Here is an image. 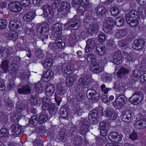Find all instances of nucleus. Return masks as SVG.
<instances>
[{"label":"nucleus","mask_w":146,"mask_h":146,"mask_svg":"<svg viewBox=\"0 0 146 146\" xmlns=\"http://www.w3.org/2000/svg\"><path fill=\"white\" fill-rule=\"evenodd\" d=\"M42 109L44 110H48L50 114L54 115L58 111L57 108L54 104L52 103L48 97H44L42 99Z\"/></svg>","instance_id":"f257e3e1"},{"label":"nucleus","mask_w":146,"mask_h":146,"mask_svg":"<svg viewBox=\"0 0 146 146\" xmlns=\"http://www.w3.org/2000/svg\"><path fill=\"white\" fill-rule=\"evenodd\" d=\"M143 99V95L141 92H135L131 97L129 98L131 103L137 105L140 103Z\"/></svg>","instance_id":"f03ea898"},{"label":"nucleus","mask_w":146,"mask_h":146,"mask_svg":"<svg viewBox=\"0 0 146 146\" xmlns=\"http://www.w3.org/2000/svg\"><path fill=\"white\" fill-rule=\"evenodd\" d=\"M49 27V25L46 23L38 24L36 27V31L38 35H42L48 31Z\"/></svg>","instance_id":"7ed1b4c3"},{"label":"nucleus","mask_w":146,"mask_h":146,"mask_svg":"<svg viewBox=\"0 0 146 146\" xmlns=\"http://www.w3.org/2000/svg\"><path fill=\"white\" fill-rule=\"evenodd\" d=\"M114 23L113 20L111 18L108 17L106 19L103 25L104 31L106 33L109 32L112 29Z\"/></svg>","instance_id":"20e7f679"},{"label":"nucleus","mask_w":146,"mask_h":146,"mask_svg":"<svg viewBox=\"0 0 146 146\" xmlns=\"http://www.w3.org/2000/svg\"><path fill=\"white\" fill-rule=\"evenodd\" d=\"M42 10L43 13L42 15L44 18H46L48 17H49V15L52 16V7L49 4L47 3L43 5L42 7Z\"/></svg>","instance_id":"39448f33"},{"label":"nucleus","mask_w":146,"mask_h":146,"mask_svg":"<svg viewBox=\"0 0 146 146\" xmlns=\"http://www.w3.org/2000/svg\"><path fill=\"white\" fill-rule=\"evenodd\" d=\"M10 10L13 12L18 13L21 11L22 8V4L19 2H11L8 5Z\"/></svg>","instance_id":"423d86ee"},{"label":"nucleus","mask_w":146,"mask_h":146,"mask_svg":"<svg viewBox=\"0 0 146 146\" xmlns=\"http://www.w3.org/2000/svg\"><path fill=\"white\" fill-rule=\"evenodd\" d=\"M57 69L58 71L61 72V70L64 73L67 74H71L72 72L73 68L72 66L64 63L61 64L57 67Z\"/></svg>","instance_id":"0eeeda50"},{"label":"nucleus","mask_w":146,"mask_h":146,"mask_svg":"<svg viewBox=\"0 0 146 146\" xmlns=\"http://www.w3.org/2000/svg\"><path fill=\"white\" fill-rule=\"evenodd\" d=\"M99 29V25L97 23L94 22L89 25L87 27L86 30L87 33L91 35H93L94 33L98 32Z\"/></svg>","instance_id":"6e6552de"},{"label":"nucleus","mask_w":146,"mask_h":146,"mask_svg":"<svg viewBox=\"0 0 146 146\" xmlns=\"http://www.w3.org/2000/svg\"><path fill=\"white\" fill-rule=\"evenodd\" d=\"M87 97L88 99L91 100H98L99 98V94L94 89H87Z\"/></svg>","instance_id":"1a4fd4ad"},{"label":"nucleus","mask_w":146,"mask_h":146,"mask_svg":"<svg viewBox=\"0 0 146 146\" xmlns=\"http://www.w3.org/2000/svg\"><path fill=\"white\" fill-rule=\"evenodd\" d=\"M70 23L65 24L66 27H68V28L73 30H76L78 29L80 25V21L79 20L74 17L71 19Z\"/></svg>","instance_id":"9d476101"},{"label":"nucleus","mask_w":146,"mask_h":146,"mask_svg":"<svg viewBox=\"0 0 146 146\" xmlns=\"http://www.w3.org/2000/svg\"><path fill=\"white\" fill-rule=\"evenodd\" d=\"M90 127V123L88 120L86 119L83 120L82 125L80 127V133L82 135H85L88 131H89V128Z\"/></svg>","instance_id":"9b49d317"},{"label":"nucleus","mask_w":146,"mask_h":146,"mask_svg":"<svg viewBox=\"0 0 146 146\" xmlns=\"http://www.w3.org/2000/svg\"><path fill=\"white\" fill-rule=\"evenodd\" d=\"M123 136V135L121 134L119 135L115 132H112L109 134L108 139L112 142H117L122 140Z\"/></svg>","instance_id":"f8f14e48"},{"label":"nucleus","mask_w":146,"mask_h":146,"mask_svg":"<svg viewBox=\"0 0 146 146\" xmlns=\"http://www.w3.org/2000/svg\"><path fill=\"white\" fill-rule=\"evenodd\" d=\"M24 82H22L20 84V86L22 88H19L17 91L18 93L23 94H28L31 93V89L29 86L27 84L23 85Z\"/></svg>","instance_id":"ddd939ff"},{"label":"nucleus","mask_w":146,"mask_h":146,"mask_svg":"<svg viewBox=\"0 0 146 146\" xmlns=\"http://www.w3.org/2000/svg\"><path fill=\"white\" fill-rule=\"evenodd\" d=\"M90 81V79L88 75H86L83 77L80 78L78 80V85L80 86H83L86 88V86L89 85Z\"/></svg>","instance_id":"4468645a"},{"label":"nucleus","mask_w":146,"mask_h":146,"mask_svg":"<svg viewBox=\"0 0 146 146\" xmlns=\"http://www.w3.org/2000/svg\"><path fill=\"white\" fill-rule=\"evenodd\" d=\"M95 39L94 38H91L88 39L86 42V46L85 51L86 52L92 51L95 47L96 43Z\"/></svg>","instance_id":"2eb2a0df"},{"label":"nucleus","mask_w":146,"mask_h":146,"mask_svg":"<svg viewBox=\"0 0 146 146\" xmlns=\"http://www.w3.org/2000/svg\"><path fill=\"white\" fill-rule=\"evenodd\" d=\"M98 113V111L96 109H94L90 111L89 114L88 118L91 123L95 124L97 122V118Z\"/></svg>","instance_id":"dca6fc26"},{"label":"nucleus","mask_w":146,"mask_h":146,"mask_svg":"<svg viewBox=\"0 0 146 146\" xmlns=\"http://www.w3.org/2000/svg\"><path fill=\"white\" fill-rule=\"evenodd\" d=\"M52 31L54 33V36L55 37L61 36L62 32V26L59 23H56L53 25L52 28Z\"/></svg>","instance_id":"f3484780"},{"label":"nucleus","mask_w":146,"mask_h":146,"mask_svg":"<svg viewBox=\"0 0 146 146\" xmlns=\"http://www.w3.org/2000/svg\"><path fill=\"white\" fill-rule=\"evenodd\" d=\"M61 36H57L55 37V43H50L49 45V47L52 49L54 48V46L55 45L59 48H62L64 46V43L62 42L61 38Z\"/></svg>","instance_id":"a211bd4d"},{"label":"nucleus","mask_w":146,"mask_h":146,"mask_svg":"<svg viewBox=\"0 0 146 146\" xmlns=\"http://www.w3.org/2000/svg\"><path fill=\"white\" fill-rule=\"evenodd\" d=\"M145 42L142 39L135 40L133 43L132 47L134 49L142 50L144 46Z\"/></svg>","instance_id":"6ab92c4d"},{"label":"nucleus","mask_w":146,"mask_h":146,"mask_svg":"<svg viewBox=\"0 0 146 146\" xmlns=\"http://www.w3.org/2000/svg\"><path fill=\"white\" fill-rule=\"evenodd\" d=\"M126 21L137 19H139V13L135 10L131 11L129 13L125 15Z\"/></svg>","instance_id":"aec40b11"},{"label":"nucleus","mask_w":146,"mask_h":146,"mask_svg":"<svg viewBox=\"0 0 146 146\" xmlns=\"http://www.w3.org/2000/svg\"><path fill=\"white\" fill-rule=\"evenodd\" d=\"M131 112L130 110L123 111L121 115V119L124 122L129 123L131 121Z\"/></svg>","instance_id":"412c9836"},{"label":"nucleus","mask_w":146,"mask_h":146,"mask_svg":"<svg viewBox=\"0 0 146 146\" xmlns=\"http://www.w3.org/2000/svg\"><path fill=\"white\" fill-rule=\"evenodd\" d=\"M140 73L137 70H134L128 79L129 82L130 84H135L138 80Z\"/></svg>","instance_id":"4be33fe9"},{"label":"nucleus","mask_w":146,"mask_h":146,"mask_svg":"<svg viewBox=\"0 0 146 146\" xmlns=\"http://www.w3.org/2000/svg\"><path fill=\"white\" fill-rule=\"evenodd\" d=\"M129 72L128 69L123 67H121L117 73V78L119 79H123L129 73Z\"/></svg>","instance_id":"5701e85b"},{"label":"nucleus","mask_w":146,"mask_h":146,"mask_svg":"<svg viewBox=\"0 0 146 146\" xmlns=\"http://www.w3.org/2000/svg\"><path fill=\"white\" fill-rule=\"evenodd\" d=\"M21 23L20 20H14L10 21L9 27L10 30H15L20 28L21 26Z\"/></svg>","instance_id":"b1692460"},{"label":"nucleus","mask_w":146,"mask_h":146,"mask_svg":"<svg viewBox=\"0 0 146 146\" xmlns=\"http://www.w3.org/2000/svg\"><path fill=\"white\" fill-rule=\"evenodd\" d=\"M12 132V136H15L19 134L22 132L21 126L17 124L12 125L11 127Z\"/></svg>","instance_id":"393cba45"},{"label":"nucleus","mask_w":146,"mask_h":146,"mask_svg":"<svg viewBox=\"0 0 146 146\" xmlns=\"http://www.w3.org/2000/svg\"><path fill=\"white\" fill-rule=\"evenodd\" d=\"M91 71L94 73L97 74H99L103 70L102 67L100 65L99 63H95L90 66Z\"/></svg>","instance_id":"a878e982"},{"label":"nucleus","mask_w":146,"mask_h":146,"mask_svg":"<svg viewBox=\"0 0 146 146\" xmlns=\"http://www.w3.org/2000/svg\"><path fill=\"white\" fill-rule=\"evenodd\" d=\"M135 127L137 129H141L146 127V118H143L135 122Z\"/></svg>","instance_id":"bb28decb"},{"label":"nucleus","mask_w":146,"mask_h":146,"mask_svg":"<svg viewBox=\"0 0 146 146\" xmlns=\"http://www.w3.org/2000/svg\"><path fill=\"white\" fill-rule=\"evenodd\" d=\"M53 75V73L50 70H48L43 74L42 77V79L45 82L49 81Z\"/></svg>","instance_id":"cd10ccee"},{"label":"nucleus","mask_w":146,"mask_h":146,"mask_svg":"<svg viewBox=\"0 0 146 146\" xmlns=\"http://www.w3.org/2000/svg\"><path fill=\"white\" fill-rule=\"evenodd\" d=\"M58 17L59 18H62L66 17L67 14L70 12V10L64 9L60 7L58 9Z\"/></svg>","instance_id":"c85d7f7f"},{"label":"nucleus","mask_w":146,"mask_h":146,"mask_svg":"<svg viewBox=\"0 0 146 146\" xmlns=\"http://www.w3.org/2000/svg\"><path fill=\"white\" fill-rule=\"evenodd\" d=\"M36 16L35 12L32 11L25 14L23 18L25 21L30 22L34 19Z\"/></svg>","instance_id":"c756f323"},{"label":"nucleus","mask_w":146,"mask_h":146,"mask_svg":"<svg viewBox=\"0 0 146 146\" xmlns=\"http://www.w3.org/2000/svg\"><path fill=\"white\" fill-rule=\"evenodd\" d=\"M76 76L69 75L66 78V84L67 85L69 86H71L74 84V81L76 80Z\"/></svg>","instance_id":"7c9ffc66"},{"label":"nucleus","mask_w":146,"mask_h":146,"mask_svg":"<svg viewBox=\"0 0 146 146\" xmlns=\"http://www.w3.org/2000/svg\"><path fill=\"white\" fill-rule=\"evenodd\" d=\"M6 37L8 40L15 41L18 38L17 33L15 31H11L6 34Z\"/></svg>","instance_id":"2f4dec72"},{"label":"nucleus","mask_w":146,"mask_h":146,"mask_svg":"<svg viewBox=\"0 0 146 146\" xmlns=\"http://www.w3.org/2000/svg\"><path fill=\"white\" fill-rule=\"evenodd\" d=\"M0 68L3 70V72L6 73L9 71V61L7 60L2 61L1 63Z\"/></svg>","instance_id":"473e14b6"},{"label":"nucleus","mask_w":146,"mask_h":146,"mask_svg":"<svg viewBox=\"0 0 146 146\" xmlns=\"http://www.w3.org/2000/svg\"><path fill=\"white\" fill-rule=\"evenodd\" d=\"M54 86L53 85H47L45 89V94L46 96H51L54 91Z\"/></svg>","instance_id":"72a5a7b5"},{"label":"nucleus","mask_w":146,"mask_h":146,"mask_svg":"<svg viewBox=\"0 0 146 146\" xmlns=\"http://www.w3.org/2000/svg\"><path fill=\"white\" fill-rule=\"evenodd\" d=\"M107 10L103 6L98 7L96 11V14L99 17H102L106 13Z\"/></svg>","instance_id":"f704fd0d"},{"label":"nucleus","mask_w":146,"mask_h":146,"mask_svg":"<svg viewBox=\"0 0 146 146\" xmlns=\"http://www.w3.org/2000/svg\"><path fill=\"white\" fill-rule=\"evenodd\" d=\"M56 87L60 94L61 96L63 95L67 91L66 87L62 84L58 83L56 85Z\"/></svg>","instance_id":"c9c22d12"},{"label":"nucleus","mask_w":146,"mask_h":146,"mask_svg":"<svg viewBox=\"0 0 146 146\" xmlns=\"http://www.w3.org/2000/svg\"><path fill=\"white\" fill-rule=\"evenodd\" d=\"M127 28H125L118 30L115 35L116 37L118 38H122L127 34Z\"/></svg>","instance_id":"e433bc0d"},{"label":"nucleus","mask_w":146,"mask_h":146,"mask_svg":"<svg viewBox=\"0 0 146 146\" xmlns=\"http://www.w3.org/2000/svg\"><path fill=\"white\" fill-rule=\"evenodd\" d=\"M69 108L66 106H64L60 110V113L61 117L63 118H66L68 115V111Z\"/></svg>","instance_id":"4c0bfd02"},{"label":"nucleus","mask_w":146,"mask_h":146,"mask_svg":"<svg viewBox=\"0 0 146 146\" xmlns=\"http://www.w3.org/2000/svg\"><path fill=\"white\" fill-rule=\"evenodd\" d=\"M116 99L123 107L126 104L127 101L126 98L123 95L119 96Z\"/></svg>","instance_id":"58836bf2"},{"label":"nucleus","mask_w":146,"mask_h":146,"mask_svg":"<svg viewBox=\"0 0 146 146\" xmlns=\"http://www.w3.org/2000/svg\"><path fill=\"white\" fill-rule=\"evenodd\" d=\"M97 53L100 55H103L105 52L106 48L104 46L102 45L97 46L96 48Z\"/></svg>","instance_id":"ea45409f"},{"label":"nucleus","mask_w":146,"mask_h":146,"mask_svg":"<svg viewBox=\"0 0 146 146\" xmlns=\"http://www.w3.org/2000/svg\"><path fill=\"white\" fill-rule=\"evenodd\" d=\"M53 60L51 58L46 59L43 63V65L44 67L48 68H50L52 66Z\"/></svg>","instance_id":"a19ab883"},{"label":"nucleus","mask_w":146,"mask_h":146,"mask_svg":"<svg viewBox=\"0 0 146 146\" xmlns=\"http://www.w3.org/2000/svg\"><path fill=\"white\" fill-rule=\"evenodd\" d=\"M29 123L34 125H36L39 123V120L37 117L33 115L30 118L29 120Z\"/></svg>","instance_id":"79ce46f5"},{"label":"nucleus","mask_w":146,"mask_h":146,"mask_svg":"<svg viewBox=\"0 0 146 146\" xmlns=\"http://www.w3.org/2000/svg\"><path fill=\"white\" fill-rule=\"evenodd\" d=\"M139 19H132V20H128V21H126V22L131 27L134 28L136 27L138 24Z\"/></svg>","instance_id":"37998d69"},{"label":"nucleus","mask_w":146,"mask_h":146,"mask_svg":"<svg viewBox=\"0 0 146 146\" xmlns=\"http://www.w3.org/2000/svg\"><path fill=\"white\" fill-rule=\"evenodd\" d=\"M35 53L36 57L38 58L41 59L44 57V54L40 49H36L35 51Z\"/></svg>","instance_id":"c03bdc74"},{"label":"nucleus","mask_w":146,"mask_h":146,"mask_svg":"<svg viewBox=\"0 0 146 146\" xmlns=\"http://www.w3.org/2000/svg\"><path fill=\"white\" fill-rule=\"evenodd\" d=\"M48 119V117L46 115L41 113L38 117L39 123H43L46 122Z\"/></svg>","instance_id":"a18cd8bd"},{"label":"nucleus","mask_w":146,"mask_h":146,"mask_svg":"<svg viewBox=\"0 0 146 146\" xmlns=\"http://www.w3.org/2000/svg\"><path fill=\"white\" fill-rule=\"evenodd\" d=\"M17 62L15 60H13L11 66V69L13 72H16L19 70L18 65L16 63Z\"/></svg>","instance_id":"49530a36"},{"label":"nucleus","mask_w":146,"mask_h":146,"mask_svg":"<svg viewBox=\"0 0 146 146\" xmlns=\"http://www.w3.org/2000/svg\"><path fill=\"white\" fill-rule=\"evenodd\" d=\"M67 135V133H66L65 130L64 129H61L60 130L58 136V139L62 140Z\"/></svg>","instance_id":"de8ad7c7"},{"label":"nucleus","mask_w":146,"mask_h":146,"mask_svg":"<svg viewBox=\"0 0 146 146\" xmlns=\"http://www.w3.org/2000/svg\"><path fill=\"white\" fill-rule=\"evenodd\" d=\"M26 105L25 104L18 102L16 104V110L18 112H20L25 109Z\"/></svg>","instance_id":"09e8293b"},{"label":"nucleus","mask_w":146,"mask_h":146,"mask_svg":"<svg viewBox=\"0 0 146 146\" xmlns=\"http://www.w3.org/2000/svg\"><path fill=\"white\" fill-rule=\"evenodd\" d=\"M118 45L121 49L126 48L128 47L127 42L125 40H122L118 42Z\"/></svg>","instance_id":"8fccbe9b"},{"label":"nucleus","mask_w":146,"mask_h":146,"mask_svg":"<svg viewBox=\"0 0 146 146\" xmlns=\"http://www.w3.org/2000/svg\"><path fill=\"white\" fill-rule=\"evenodd\" d=\"M8 131L5 128H2L0 130V137H7L9 136Z\"/></svg>","instance_id":"3c124183"},{"label":"nucleus","mask_w":146,"mask_h":146,"mask_svg":"<svg viewBox=\"0 0 146 146\" xmlns=\"http://www.w3.org/2000/svg\"><path fill=\"white\" fill-rule=\"evenodd\" d=\"M124 22V19L121 17H116L115 20V25L118 27L121 26Z\"/></svg>","instance_id":"603ef678"},{"label":"nucleus","mask_w":146,"mask_h":146,"mask_svg":"<svg viewBox=\"0 0 146 146\" xmlns=\"http://www.w3.org/2000/svg\"><path fill=\"white\" fill-rule=\"evenodd\" d=\"M5 101V105L7 107H11V108H13L14 104L13 102L10 100L9 98L7 96V97L5 98L4 99Z\"/></svg>","instance_id":"864d4df0"},{"label":"nucleus","mask_w":146,"mask_h":146,"mask_svg":"<svg viewBox=\"0 0 146 146\" xmlns=\"http://www.w3.org/2000/svg\"><path fill=\"white\" fill-rule=\"evenodd\" d=\"M89 1L87 0H82V2L81 3V5L78 7V10H81L82 11H83V8L84 9V7H83L82 5H84L85 7H87L88 6Z\"/></svg>","instance_id":"5fc2aeb1"},{"label":"nucleus","mask_w":146,"mask_h":146,"mask_svg":"<svg viewBox=\"0 0 146 146\" xmlns=\"http://www.w3.org/2000/svg\"><path fill=\"white\" fill-rule=\"evenodd\" d=\"M87 59L88 62H94L96 60L95 56L92 53L88 54H87Z\"/></svg>","instance_id":"6e6d98bb"},{"label":"nucleus","mask_w":146,"mask_h":146,"mask_svg":"<svg viewBox=\"0 0 146 146\" xmlns=\"http://www.w3.org/2000/svg\"><path fill=\"white\" fill-rule=\"evenodd\" d=\"M102 78L106 82L110 81L112 79L111 75L107 73L103 74L102 76Z\"/></svg>","instance_id":"4d7b16f0"},{"label":"nucleus","mask_w":146,"mask_h":146,"mask_svg":"<svg viewBox=\"0 0 146 146\" xmlns=\"http://www.w3.org/2000/svg\"><path fill=\"white\" fill-rule=\"evenodd\" d=\"M113 112L112 108L110 107H108L106 110L104 112V114L106 116H107L108 118L111 113Z\"/></svg>","instance_id":"13d9d810"},{"label":"nucleus","mask_w":146,"mask_h":146,"mask_svg":"<svg viewBox=\"0 0 146 146\" xmlns=\"http://www.w3.org/2000/svg\"><path fill=\"white\" fill-rule=\"evenodd\" d=\"M110 13L113 16L117 15L119 13V11L117 8L113 7L110 10Z\"/></svg>","instance_id":"bf43d9fd"},{"label":"nucleus","mask_w":146,"mask_h":146,"mask_svg":"<svg viewBox=\"0 0 146 146\" xmlns=\"http://www.w3.org/2000/svg\"><path fill=\"white\" fill-rule=\"evenodd\" d=\"M8 23L7 21L5 19H0V28L1 29H5L7 27Z\"/></svg>","instance_id":"052dcab7"},{"label":"nucleus","mask_w":146,"mask_h":146,"mask_svg":"<svg viewBox=\"0 0 146 146\" xmlns=\"http://www.w3.org/2000/svg\"><path fill=\"white\" fill-rule=\"evenodd\" d=\"M29 75V73L21 72L20 74V77L22 80H27L28 79Z\"/></svg>","instance_id":"680f3d73"},{"label":"nucleus","mask_w":146,"mask_h":146,"mask_svg":"<svg viewBox=\"0 0 146 146\" xmlns=\"http://www.w3.org/2000/svg\"><path fill=\"white\" fill-rule=\"evenodd\" d=\"M29 103L32 105H38V104H39L35 96L31 97Z\"/></svg>","instance_id":"e2e57ef3"},{"label":"nucleus","mask_w":146,"mask_h":146,"mask_svg":"<svg viewBox=\"0 0 146 146\" xmlns=\"http://www.w3.org/2000/svg\"><path fill=\"white\" fill-rule=\"evenodd\" d=\"M109 124L106 122H102L100 124L99 129H108Z\"/></svg>","instance_id":"0e129e2a"},{"label":"nucleus","mask_w":146,"mask_h":146,"mask_svg":"<svg viewBox=\"0 0 146 146\" xmlns=\"http://www.w3.org/2000/svg\"><path fill=\"white\" fill-rule=\"evenodd\" d=\"M113 105L115 109H120L123 107V106L116 99L115 100L113 103Z\"/></svg>","instance_id":"69168bd1"},{"label":"nucleus","mask_w":146,"mask_h":146,"mask_svg":"<svg viewBox=\"0 0 146 146\" xmlns=\"http://www.w3.org/2000/svg\"><path fill=\"white\" fill-rule=\"evenodd\" d=\"M35 88L37 91L39 93H41L43 91V87L40 83L36 84L35 86Z\"/></svg>","instance_id":"338daca9"},{"label":"nucleus","mask_w":146,"mask_h":146,"mask_svg":"<svg viewBox=\"0 0 146 146\" xmlns=\"http://www.w3.org/2000/svg\"><path fill=\"white\" fill-rule=\"evenodd\" d=\"M70 5L69 3L66 1L63 2L61 4L60 7L64 9H67L70 10Z\"/></svg>","instance_id":"774afa93"}]
</instances>
